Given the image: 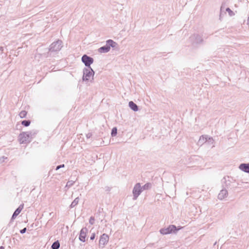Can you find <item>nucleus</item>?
Listing matches in <instances>:
<instances>
[{"label":"nucleus","mask_w":249,"mask_h":249,"mask_svg":"<svg viewBox=\"0 0 249 249\" xmlns=\"http://www.w3.org/2000/svg\"><path fill=\"white\" fill-rule=\"evenodd\" d=\"M222 188L226 190H232L237 187V183L232 178L224 177L221 180Z\"/></svg>","instance_id":"1"},{"label":"nucleus","mask_w":249,"mask_h":249,"mask_svg":"<svg viewBox=\"0 0 249 249\" xmlns=\"http://www.w3.org/2000/svg\"><path fill=\"white\" fill-rule=\"evenodd\" d=\"M114 49H118V44L112 39H108L106 41V44L98 49L100 53H107L108 52L110 48Z\"/></svg>","instance_id":"2"},{"label":"nucleus","mask_w":249,"mask_h":249,"mask_svg":"<svg viewBox=\"0 0 249 249\" xmlns=\"http://www.w3.org/2000/svg\"><path fill=\"white\" fill-rule=\"evenodd\" d=\"M182 228L180 226L176 227L174 225H170L166 228H161L160 232L162 235H166L172 233H177V232Z\"/></svg>","instance_id":"3"},{"label":"nucleus","mask_w":249,"mask_h":249,"mask_svg":"<svg viewBox=\"0 0 249 249\" xmlns=\"http://www.w3.org/2000/svg\"><path fill=\"white\" fill-rule=\"evenodd\" d=\"M83 77L82 80L83 81H88L91 77L93 79V76L95 72L91 67L88 68L85 67L83 70Z\"/></svg>","instance_id":"4"},{"label":"nucleus","mask_w":249,"mask_h":249,"mask_svg":"<svg viewBox=\"0 0 249 249\" xmlns=\"http://www.w3.org/2000/svg\"><path fill=\"white\" fill-rule=\"evenodd\" d=\"M62 46V41L58 40L51 44L49 51L51 52H58L61 49Z\"/></svg>","instance_id":"5"},{"label":"nucleus","mask_w":249,"mask_h":249,"mask_svg":"<svg viewBox=\"0 0 249 249\" xmlns=\"http://www.w3.org/2000/svg\"><path fill=\"white\" fill-rule=\"evenodd\" d=\"M18 140L20 143H28L32 141L28 131L21 133L18 136Z\"/></svg>","instance_id":"6"},{"label":"nucleus","mask_w":249,"mask_h":249,"mask_svg":"<svg viewBox=\"0 0 249 249\" xmlns=\"http://www.w3.org/2000/svg\"><path fill=\"white\" fill-rule=\"evenodd\" d=\"M142 192L140 183H136L133 189V199L135 200Z\"/></svg>","instance_id":"7"},{"label":"nucleus","mask_w":249,"mask_h":249,"mask_svg":"<svg viewBox=\"0 0 249 249\" xmlns=\"http://www.w3.org/2000/svg\"><path fill=\"white\" fill-rule=\"evenodd\" d=\"M82 62L85 64L86 67H91L90 65L93 63L94 59L92 57L87 55L84 54L81 58Z\"/></svg>","instance_id":"8"},{"label":"nucleus","mask_w":249,"mask_h":249,"mask_svg":"<svg viewBox=\"0 0 249 249\" xmlns=\"http://www.w3.org/2000/svg\"><path fill=\"white\" fill-rule=\"evenodd\" d=\"M190 39L193 43L200 44L202 43L203 39L198 34H193L190 37Z\"/></svg>","instance_id":"9"},{"label":"nucleus","mask_w":249,"mask_h":249,"mask_svg":"<svg viewBox=\"0 0 249 249\" xmlns=\"http://www.w3.org/2000/svg\"><path fill=\"white\" fill-rule=\"evenodd\" d=\"M88 231V230L86 227L83 228L81 230L79 236V239L80 241L82 242H85L86 241V238Z\"/></svg>","instance_id":"10"},{"label":"nucleus","mask_w":249,"mask_h":249,"mask_svg":"<svg viewBox=\"0 0 249 249\" xmlns=\"http://www.w3.org/2000/svg\"><path fill=\"white\" fill-rule=\"evenodd\" d=\"M109 236L106 233L103 234L100 238L99 245L101 246V245L104 247L108 241Z\"/></svg>","instance_id":"11"},{"label":"nucleus","mask_w":249,"mask_h":249,"mask_svg":"<svg viewBox=\"0 0 249 249\" xmlns=\"http://www.w3.org/2000/svg\"><path fill=\"white\" fill-rule=\"evenodd\" d=\"M228 195V190L222 188V189L220 191V193L218 195V198L221 200H223L225 198L227 197Z\"/></svg>","instance_id":"12"},{"label":"nucleus","mask_w":249,"mask_h":249,"mask_svg":"<svg viewBox=\"0 0 249 249\" xmlns=\"http://www.w3.org/2000/svg\"><path fill=\"white\" fill-rule=\"evenodd\" d=\"M24 208V204H20L18 207L15 211L14 212L11 219H14L16 218V217L19 214V213L21 212V211L22 210V209Z\"/></svg>","instance_id":"13"},{"label":"nucleus","mask_w":249,"mask_h":249,"mask_svg":"<svg viewBox=\"0 0 249 249\" xmlns=\"http://www.w3.org/2000/svg\"><path fill=\"white\" fill-rule=\"evenodd\" d=\"M239 168L245 173H249V163L240 164L239 166Z\"/></svg>","instance_id":"14"},{"label":"nucleus","mask_w":249,"mask_h":249,"mask_svg":"<svg viewBox=\"0 0 249 249\" xmlns=\"http://www.w3.org/2000/svg\"><path fill=\"white\" fill-rule=\"evenodd\" d=\"M129 107L134 111H137L139 110V107L133 101L128 103Z\"/></svg>","instance_id":"15"},{"label":"nucleus","mask_w":249,"mask_h":249,"mask_svg":"<svg viewBox=\"0 0 249 249\" xmlns=\"http://www.w3.org/2000/svg\"><path fill=\"white\" fill-rule=\"evenodd\" d=\"M28 132L30 136V138L32 140L34 137H35L36 135L38 133V131L36 130H33L30 131H28Z\"/></svg>","instance_id":"16"},{"label":"nucleus","mask_w":249,"mask_h":249,"mask_svg":"<svg viewBox=\"0 0 249 249\" xmlns=\"http://www.w3.org/2000/svg\"><path fill=\"white\" fill-rule=\"evenodd\" d=\"M152 186V183H151L150 182L146 183L144 185L142 186V191L149 190L151 188Z\"/></svg>","instance_id":"17"},{"label":"nucleus","mask_w":249,"mask_h":249,"mask_svg":"<svg viewBox=\"0 0 249 249\" xmlns=\"http://www.w3.org/2000/svg\"><path fill=\"white\" fill-rule=\"evenodd\" d=\"M60 247V243L58 240L54 241L52 245V249H58Z\"/></svg>","instance_id":"18"},{"label":"nucleus","mask_w":249,"mask_h":249,"mask_svg":"<svg viewBox=\"0 0 249 249\" xmlns=\"http://www.w3.org/2000/svg\"><path fill=\"white\" fill-rule=\"evenodd\" d=\"M79 200V197H77L76 198H75L74 199V200L71 203V204L70 205V208H72L74 207L75 206H76L78 203Z\"/></svg>","instance_id":"19"},{"label":"nucleus","mask_w":249,"mask_h":249,"mask_svg":"<svg viewBox=\"0 0 249 249\" xmlns=\"http://www.w3.org/2000/svg\"><path fill=\"white\" fill-rule=\"evenodd\" d=\"M21 124L24 126L27 127L30 125L31 124V121L29 120H25L21 121Z\"/></svg>","instance_id":"20"},{"label":"nucleus","mask_w":249,"mask_h":249,"mask_svg":"<svg viewBox=\"0 0 249 249\" xmlns=\"http://www.w3.org/2000/svg\"><path fill=\"white\" fill-rule=\"evenodd\" d=\"M207 138L208 137L207 136H201L199 138V142L203 143L206 142L207 141Z\"/></svg>","instance_id":"21"},{"label":"nucleus","mask_w":249,"mask_h":249,"mask_svg":"<svg viewBox=\"0 0 249 249\" xmlns=\"http://www.w3.org/2000/svg\"><path fill=\"white\" fill-rule=\"evenodd\" d=\"M117 134V128L116 127H113L111 130V135L112 137H115Z\"/></svg>","instance_id":"22"},{"label":"nucleus","mask_w":249,"mask_h":249,"mask_svg":"<svg viewBox=\"0 0 249 249\" xmlns=\"http://www.w3.org/2000/svg\"><path fill=\"white\" fill-rule=\"evenodd\" d=\"M74 182H75L74 181L69 180L66 184L65 188H69L70 187H71L74 184Z\"/></svg>","instance_id":"23"},{"label":"nucleus","mask_w":249,"mask_h":249,"mask_svg":"<svg viewBox=\"0 0 249 249\" xmlns=\"http://www.w3.org/2000/svg\"><path fill=\"white\" fill-rule=\"evenodd\" d=\"M27 113L26 111L22 110L19 113V115L21 118H23L26 116Z\"/></svg>","instance_id":"24"},{"label":"nucleus","mask_w":249,"mask_h":249,"mask_svg":"<svg viewBox=\"0 0 249 249\" xmlns=\"http://www.w3.org/2000/svg\"><path fill=\"white\" fill-rule=\"evenodd\" d=\"M226 11L228 12L229 15L231 17L233 15H234V12L229 7L227 8L226 9Z\"/></svg>","instance_id":"25"},{"label":"nucleus","mask_w":249,"mask_h":249,"mask_svg":"<svg viewBox=\"0 0 249 249\" xmlns=\"http://www.w3.org/2000/svg\"><path fill=\"white\" fill-rule=\"evenodd\" d=\"M95 219L93 216H91L89 220V223L91 225H93L94 223Z\"/></svg>","instance_id":"26"},{"label":"nucleus","mask_w":249,"mask_h":249,"mask_svg":"<svg viewBox=\"0 0 249 249\" xmlns=\"http://www.w3.org/2000/svg\"><path fill=\"white\" fill-rule=\"evenodd\" d=\"M64 167H65V164H64L59 165H58V166H57L56 167L55 170L57 171V170H59L60 168H64Z\"/></svg>","instance_id":"27"},{"label":"nucleus","mask_w":249,"mask_h":249,"mask_svg":"<svg viewBox=\"0 0 249 249\" xmlns=\"http://www.w3.org/2000/svg\"><path fill=\"white\" fill-rule=\"evenodd\" d=\"M104 189L105 190L106 192H109L111 190V188L108 187V186H106L105 188H104Z\"/></svg>","instance_id":"28"},{"label":"nucleus","mask_w":249,"mask_h":249,"mask_svg":"<svg viewBox=\"0 0 249 249\" xmlns=\"http://www.w3.org/2000/svg\"><path fill=\"white\" fill-rule=\"evenodd\" d=\"M26 231H27L26 228H24L23 229H21L20 230V233L21 234H23V233H25Z\"/></svg>","instance_id":"29"},{"label":"nucleus","mask_w":249,"mask_h":249,"mask_svg":"<svg viewBox=\"0 0 249 249\" xmlns=\"http://www.w3.org/2000/svg\"><path fill=\"white\" fill-rule=\"evenodd\" d=\"M95 233H92V234L91 235V236L90 237V239L91 240H93L95 239Z\"/></svg>","instance_id":"30"},{"label":"nucleus","mask_w":249,"mask_h":249,"mask_svg":"<svg viewBox=\"0 0 249 249\" xmlns=\"http://www.w3.org/2000/svg\"><path fill=\"white\" fill-rule=\"evenodd\" d=\"M92 136V134L91 133H89L86 135V137L88 139L90 138Z\"/></svg>","instance_id":"31"},{"label":"nucleus","mask_w":249,"mask_h":249,"mask_svg":"<svg viewBox=\"0 0 249 249\" xmlns=\"http://www.w3.org/2000/svg\"><path fill=\"white\" fill-rule=\"evenodd\" d=\"M223 8V5L221 6V8H220V19L221 18V17L222 16V8Z\"/></svg>","instance_id":"32"},{"label":"nucleus","mask_w":249,"mask_h":249,"mask_svg":"<svg viewBox=\"0 0 249 249\" xmlns=\"http://www.w3.org/2000/svg\"><path fill=\"white\" fill-rule=\"evenodd\" d=\"M3 51V48L2 47H0V53H2Z\"/></svg>","instance_id":"33"},{"label":"nucleus","mask_w":249,"mask_h":249,"mask_svg":"<svg viewBox=\"0 0 249 249\" xmlns=\"http://www.w3.org/2000/svg\"><path fill=\"white\" fill-rule=\"evenodd\" d=\"M209 140L211 141H213V138H209Z\"/></svg>","instance_id":"34"},{"label":"nucleus","mask_w":249,"mask_h":249,"mask_svg":"<svg viewBox=\"0 0 249 249\" xmlns=\"http://www.w3.org/2000/svg\"><path fill=\"white\" fill-rule=\"evenodd\" d=\"M0 249H4V248L3 246L0 247Z\"/></svg>","instance_id":"35"},{"label":"nucleus","mask_w":249,"mask_h":249,"mask_svg":"<svg viewBox=\"0 0 249 249\" xmlns=\"http://www.w3.org/2000/svg\"><path fill=\"white\" fill-rule=\"evenodd\" d=\"M2 158L3 159H7V158H6V157H5L4 156H3V157H2Z\"/></svg>","instance_id":"36"}]
</instances>
